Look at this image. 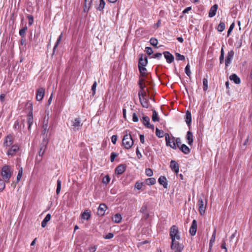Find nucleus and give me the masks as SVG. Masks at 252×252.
Returning <instances> with one entry per match:
<instances>
[{"label":"nucleus","mask_w":252,"mask_h":252,"mask_svg":"<svg viewBox=\"0 0 252 252\" xmlns=\"http://www.w3.org/2000/svg\"><path fill=\"white\" fill-rule=\"evenodd\" d=\"M123 145L126 149H130L133 145L134 142L130 134L126 133L124 135L122 140Z\"/></svg>","instance_id":"obj_2"},{"label":"nucleus","mask_w":252,"mask_h":252,"mask_svg":"<svg viewBox=\"0 0 252 252\" xmlns=\"http://www.w3.org/2000/svg\"><path fill=\"white\" fill-rule=\"evenodd\" d=\"M138 85L140 88V90H144L145 88V85L144 84V79L142 77H139Z\"/></svg>","instance_id":"obj_32"},{"label":"nucleus","mask_w":252,"mask_h":252,"mask_svg":"<svg viewBox=\"0 0 252 252\" xmlns=\"http://www.w3.org/2000/svg\"><path fill=\"white\" fill-rule=\"evenodd\" d=\"M156 134L158 138H162L164 136V132L163 130H159L158 128H156Z\"/></svg>","instance_id":"obj_37"},{"label":"nucleus","mask_w":252,"mask_h":252,"mask_svg":"<svg viewBox=\"0 0 252 252\" xmlns=\"http://www.w3.org/2000/svg\"><path fill=\"white\" fill-rule=\"evenodd\" d=\"M185 154H189L190 152V149L185 144L181 145L179 148Z\"/></svg>","instance_id":"obj_24"},{"label":"nucleus","mask_w":252,"mask_h":252,"mask_svg":"<svg viewBox=\"0 0 252 252\" xmlns=\"http://www.w3.org/2000/svg\"><path fill=\"white\" fill-rule=\"evenodd\" d=\"M122 216L120 214H116L112 218V220L116 223H120L122 220Z\"/></svg>","instance_id":"obj_29"},{"label":"nucleus","mask_w":252,"mask_h":252,"mask_svg":"<svg viewBox=\"0 0 252 252\" xmlns=\"http://www.w3.org/2000/svg\"><path fill=\"white\" fill-rule=\"evenodd\" d=\"M185 73L186 74L189 76V77H190V75H191V71L190 70V66H189V63H188L186 67H185Z\"/></svg>","instance_id":"obj_46"},{"label":"nucleus","mask_w":252,"mask_h":252,"mask_svg":"<svg viewBox=\"0 0 252 252\" xmlns=\"http://www.w3.org/2000/svg\"><path fill=\"white\" fill-rule=\"evenodd\" d=\"M197 221L196 220H193L189 230V232L191 236H194L195 235L197 230Z\"/></svg>","instance_id":"obj_14"},{"label":"nucleus","mask_w":252,"mask_h":252,"mask_svg":"<svg viewBox=\"0 0 252 252\" xmlns=\"http://www.w3.org/2000/svg\"><path fill=\"white\" fill-rule=\"evenodd\" d=\"M13 141L14 138L13 136L9 134L5 137L3 146L6 148L10 147L13 145Z\"/></svg>","instance_id":"obj_7"},{"label":"nucleus","mask_w":252,"mask_h":252,"mask_svg":"<svg viewBox=\"0 0 252 252\" xmlns=\"http://www.w3.org/2000/svg\"><path fill=\"white\" fill-rule=\"evenodd\" d=\"M138 69L142 77H145L146 75L147 71L145 66H138Z\"/></svg>","instance_id":"obj_35"},{"label":"nucleus","mask_w":252,"mask_h":252,"mask_svg":"<svg viewBox=\"0 0 252 252\" xmlns=\"http://www.w3.org/2000/svg\"><path fill=\"white\" fill-rule=\"evenodd\" d=\"M175 143L176 145H177V147L180 148L181 146V140L180 138H176L175 139Z\"/></svg>","instance_id":"obj_55"},{"label":"nucleus","mask_w":252,"mask_h":252,"mask_svg":"<svg viewBox=\"0 0 252 252\" xmlns=\"http://www.w3.org/2000/svg\"><path fill=\"white\" fill-rule=\"evenodd\" d=\"M163 54L166 60V62L168 63H171L174 61V57L169 52L165 51L163 53Z\"/></svg>","instance_id":"obj_16"},{"label":"nucleus","mask_w":252,"mask_h":252,"mask_svg":"<svg viewBox=\"0 0 252 252\" xmlns=\"http://www.w3.org/2000/svg\"><path fill=\"white\" fill-rule=\"evenodd\" d=\"M12 173L13 171L11 170L10 166L8 165L3 166L1 170L2 180L4 181L5 183H8Z\"/></svg>","instance_id":"obj_1"},{"label":"nucleus","mask_w":252,"mask_h":252,"mask_svg":"<svg viewBox=\"0 0 252 252\" xmlns=\"http://www.w3.org/2000/svg\"><path fill=\"white\" fill-rule=\"evenodd\" d=\"M229 79L236 84H239L241 82L240 78L236 74H231L229 76Z\"/></svg>","instance_id":"obj_23"},{"label":"nucleus","mask_w":252,"mask_h":252,"mask_svg":"<svg viewBox=\"0 0 252 252\" xmlns=\"http://www.w3.org/2000/svg\"><path fill=\"white\" fill-rule=\"evenodd\" d=\"M170 236L171 238L172 243L177 242L176 240H179L180 238L178 227L176 225H173L170 228Z\"/></svg>","instance_id":"obj_3"},{"label":"nucleus","mask_w":252,"mask_h":252,"mask_svg":"<svg viewBox=\"0 0 252 252\" xmlns=\"http://www.w3.org/2000/svg\"><path fill=\"white\" fill-rule=\"evenodd\" d=\"M46 149V145L44 144H42L40 145V150L38 152V155L40 157H42V156L44 155L45 151Z\"/></svg>","instance_id":"obj_31"},{"label":"nucleus","mask_w":252,"mask_h":252,"mask_svg":"<svg viewBox=\"0 0 252 252\" xmlns=\"http://www.w3.org/2000/svg\"><path fill=\"white\" fill-rule=\"evenodd\" d=\"M234 26H235V24L234 23H233L231 24L228 31H227V35L228 36L230 33H231V32H232V31L233 30L234 27Z\"/></svg>","instance_id":"obj_59"},{"label":"nucleus","mask_w":252,"mask_h":252,"mask_svg":"<svg viewBox=\"0 0 252 252\" xmlns=\"http://www.w3.org/2000/svg\"><path fill=\"white\" fill-rule=\"evenodd\" d=\"M97 86V83L96 81H94L93 86H92V91L93 92L92 95L94 96L95 94V90Z\"/></svg>","instance_id":"obj_53"},{"label":"nucleus","mask_w":252,"mask_h":252,"mask_svg":"<svg viewBox=\"0 0 252 252\" xmlns=\"http://www.w3.org/2000/svg\"><path fill=\"white\" fill-rule=\"evenodd\" d=\"M22 175H23V168H21L19 170L18 174L16 177L17 182H19L20 181V180L22 178Z\"/></svg>","instance_id":"obj_42"},{"label":"nucleus","mask_w":252,"mask_h":252,"mask_svg":"<svg viewBox=\"0 0 252 252\" xmlns=\"http://www.w3.org/2000/svg\"><path fill=\"white\" fill-rule=\"evenodd\" d=\"M110 179L108 176H106L103 179V183L104 184H107L110 182Z\"/></svg>","instance_id":"obj_60"},{"label":"nucleus","mask_w":252,"mask_h":252,"mask_svg":"<svg viewBox=\"0 0 252 252\" xmlns=\"http://www.w3.org/2000/svg\"><path fill=\"white\" fill-rule=\"evenodd\" d=\"M27 30V26H25L23 29H21L19 31L20 35L22 37H24L25 35V32Z\"/></svg>","instance_id":"obj_49"},{"label":"nucleus","mask_w":252,"mask_h":252,"mask_svg":"<svg viewBox=\"0 0 252 252\" xmlns=\"http://www.w3.org/2000/svg\"><path fill=\"white\" fill-rule=\"evenodd\" d=\"M158 183L162 185L164 188H167V182L166 178L164 176H160L158 180Z\"/></svg>","instance_id":"obj_22"},{"label":"nucleus","mask_w":252,"mask_h":252,"mask_svg":"<svg viewBox=\"0 0 252 252\" xmlns=\"http://www.w3.org/2000/svg\"><path fill=\"white\" fill-rule=\"evenodd\" d=\"M145 174L147 176L151 177L153 174V170L150 168H147L145 170Z\"/></svg>","instance_id":"obj_52"},{"label":"nucleus","mask_w":252,"mask_h":252,"mask_svg":"<svg viewBox=\"0 0 252 252\" xmlns=\"http://www.w3.org/2000/svg\"><path fill=\"white\" fill-rule=\"evenodd\" d=\"M126 170V166L123 164L119 165L115 169V173L118 175L123 174Z\"/></svg>","instance_id":"obj_19"},{"label":"nucleus","mask_w":252,"mask_h":252,"mask_svg":"<svg viewBox=\"0 0 252 252\" xmlns=\"http://www.w3.org/2000/svg\"><path fill=\"white\" fill-rule=\"evenodd\" d=\"M148 63V58L145 55H141L139 58L138 66H146Z\"/></svg>","instance_id":"obj_11"},{"label":"nucleus","mask_w":252,"mask_h":252,"mask_svg":"<svg viewBox=\"0 0 252 252\" xmlns=\"http://www.w3.org/2000/svg\"><path fill=\"white\" fill-rule=\"evenodd\" d=\"M207 206V199L204 201L202 198H199L198 201V211L201 215L204 214Z\"/></svg>","instance_id":"obj_5"},{"label":"nucleus","mask_w":252,"mask_h":252,"mask_svg":"<svg viewBox=\"0 0 252 252\" xmlns=\"http://www.w3.org/2000/svg\"><path fill=\"white\" fill-rule=\"evenodd\" d=\"M170 167L171 170L176 173L179 172V164L175 160H172L171 161Z\"/></svg>","instance_id":"obj_17"},{"label":"nucleus","mask_w":252,"mask_h":252,"mask_svg":"<svg viewBox=\"0 0 252 252\" xmlns=\"http://www.w3.org/2000/svg\"><path fill=\"white\" fill-rule=\"evenodd\" d=\"M138 118L136 113H134L132 114V121L134 122H137L138 121Z\"/></svg>","instance_id":"obj_61"},{"label":"nucleus","mask_w":252,"mask_h":252,"mask_svg":"<svg viewBox=\"0 0 252 252\" xmlns=\"http://www.w3.org/2000/svg\"><path fill=\"white\" fill-rule=\"evenodd\" d=\"M141 121L143 124L148 128L152 129H154V126L153 125H151L150 123V118L148 116H143Z\"/></svg>","instance_id":"obj_10"},{"label":"nucleus","mask_w":252,"mask_h":252,"mask_svg":"<svg viewBox=\"0 0 252 252\" xmlns=\"http://www.w3.org/2000/svg\"><path fill=\"white\" fill-rule=\"evenodd\" d=\"M223 46H222V47L221 48L220 51V63H221L223 62L224 59V50L223 48Z\"/></svg>","instance_id":"obj_50"},{"label":"nucleus","mask_w":252,"mask_h":252,"mask_svg":"<svg viewBox=\"0 0 252 252\" xmlns=\"http://www.w3.org/2000/svg\"><path fill=\"white\" fill-rule=\"evenodd\" d=\"M152 111H153L152 121L154 122H158L159 120V118L158 116V113L155 109H153Z\"/></svg>","instance_id":"obj_30"},{"label":"nucleus","mask_w":252,"mask_h":252,"mask_svg":"<svg viewBox=\"0 0 252 252\" xmlns=\"http://www.w3.org/2000/svg\"><path fill=\"white\" fill-rule=\"evenodd\" d=\"M225 29V24L223 22H220L218 27V30L220 32H222Z\"/></svg>","instance_id":"obj_41"},{"label":"nucleus","mask_w":252,"mask_h":252,"mask_svg":"<svg viewBox=\"0 0 252 252\" xmlns=\"http://www.w3.org/2000/svg\"><path fill=\"white\" fill-rule=\"evenodd\" d=\"M139 100L141 105L144 107L148 108L149 107V101L146 98H139Z\"/></svg>","instance_id":"obj_26"},{"label":"nucleus","mask_w":252,"mask_h":252,"mask_svg":"<svg viewBox=\"0 0 252 252\" xmlns=\"http://www.w3.org/2000/svg\"><path fill=\"white\" fill-rule=\"evenodd\" d=\"M107 208V207L105 204H100L98 208L97 215L100 216H103L104 215Z\"/></svg>","instance_id":"obj_15"},{"label":"nucleus","mask_w":252,"mask_h":252,"mask_svg":"<svg viewBox=\"0 0 252 252\" xmlns=\"http://www.w3.org/2000/svg\"><path fill=\"white\" fill-rule=\"evenodd\" d=\"M117 140V136L116 135H113L111 137V141L114 144H115L116 143V141Z\"/></svg>","instance_id":"obj_62"},{"label":"nucleus","mask_w":252,"mask_h":252,"mask_svg":"<svg viewBox=\"0 0 252 252\" xmlns=\"http://www.w3.org/2000/svg\"><path fill=\"white\" fill-rule=\"evenodd\" d=\"M146 182L148 185H153L156 183V180L154 178H150L146 180Z\"/></svg>","instance_id":"obj_40"},{"label":"nucleus","mask_w":252,"mask_h":252,"mask_svg":"<svg viewBox=\"0 0 252 252\" xmlns=\"http://www.w3.org/2000/svg\"><path fill=\"white\" fill-rule=\"evenodd\" d=\"M51 219V215L50 214H47L44 220H42L41 222V226L42 227H45L47 224V222L50 220Z\"/></svg>","instance_id":"obj_27"},{"label":"nucleus","mask_w":252,"mask_h":252,"mask_svg":"<svg viewBox=\"0 0 252 252\" xmlns=\"http://www.w3.org/2000/svg\"><path fill=\"white\" fill-rule=\"evenodd\" d=\"M144 184L142 182H137L135 184V188L138 190L142 189Z\"/></svg>","instance_id":"obj_48"},{"label":"nucleus","mask_w":252,"mask_h":252,"mask_svg":"<svg viewBox=\"0 0 252 252\" xmlns=\"http://www.w3.org/2000/svg\"><path fill=\"white\" fill-rule=\"evenodd\" d=\"M216 229H215L213 232V233L212 235V237H211V238L210 240V242H209V251L210 252L211 249H212V247L213 245V244L215 241V239H216Z\"/></svg>","instance_id":"obj_25"},{"label":"nucleus","mask_w":252,"mask_h":252,"mask_svg":"<svg viewBox=\"0 0 252 252\" xmlns=\"http://www.w3.org/2000/svg\"><path fill=\"white\" fill-rule=\"evenodd\" d=\"M28 18L29 19V25L30 26L32 25L33 24V17L31 15H28Z\"/></svg>","instance_id":"obj_56"},{"label":"nucleus","mask_w":252,"mask_h":252,"mask_svg":"<svg viewBox=\"0 0 252 252\" xmlns=\"http://www.w3.org/2000/svg\"><path fill=\"white\" fill-rule=\"evenodd\" d=\"M150 43L154 46H157L158 44V40L157 38L152 37L150 40Z\"/></svg>","instance_id":"obj_43"},{"label":"nucleus","mask_w":252,"mask_h":252,"mask_svg":"<svg viewBox=\"0 0 252 252\" xmlns=\"http://www.w3.org/2000/svg\"><path fill=\"white\" fill-rule=\"evenodd\" d=\"M203 89L205 91L208 89V80L207 78L203 79Z\"/></svg>","instance_id":"obj_47"},{"label":"nucleus","mask_w":252,"mask_h":252,"mask_svg":"<svg viewBox=\"0 0 252 252\" xmlns=\"http://www.w3.org/2000/svg\"><path fill=\"white\" fill-rule=\"evenodd\" d=\"M136 155L137 156V158L140 159L142 158V154H141V153L140 152L139 150V148L138 147H137L136 148Z\"/></svg>","instance_id":"obj_63"},{"label":"nucleus","mask_w":252,"mask_h":252,"mask_svg":"<svg viewBox=\"0 0 252 252\" xmlns=\"http://www.w3.org/2000/svg\"><path fill=\"white\" fill-rule=\"evenodd\" d=\"M61 185H62V181L60 179H58L57 180V189H56V193L57 194H59L61 191Z\"/></svg>","instance_id":"obj_39"},{"label":"nucleus","mask_w":252,"mask_h":252,"mask_svg":"<svg viewBox=\"0 0 252 252\" xmlns=\"http://www.w3.org/2000/svg\"><path fill=\"white\" fill-rule=\"evenodd\" d=\"M19 150V146L17 144L12 145L8 149L6 154L9 156L13 157L16 155V153Z\"/></svg>","instance_id":"obj_8"},{"label":"nucleus","mask_w":252,"mask_h":252,"mask_svg":"<svg viewBox=\"0 0 252 252\" xmlns=\"http://www.w3.org/2000/svg\"><path fill=\"white\" fill-rule=\"evenodd\" d=\"M47 127V125H43V126L42 134H43L44 136H45V137H44V139H45V138L47 137L48 132Z\"/></svg>","instance_id":"obj_45"},{"label":"nucleus","mask_w":252,"mask_h":252,"mask_svg":"<svg viewBox=\"0 0 252 252\" xmlns=\"http://www.w3.org/2000/svg\"><path fill=\"white\" fill-rule=\"evenodd\" d=\"M33 116H32V112L31 111L27 117V122L28 124V129H30L31 126L33 123Z\"/></svg>","instance_id":"obj_21"},{"label":"nucleus","mask_w":252,"mask_h":252,"mask_svg":"<svg viewBox=\"0 0 252 252\" xmlns=\"http://www.w3.org/2000/svg\"><path fill=\"white\" fill-rule=\"evenodd\" d=\"M186 122L188 126H189L191 122V113L189 111L186 114Z\"/></svg>","instance_id":"obj_28"},{"label":"nucleus","mask_w":252,"mask_h":252,"mask_svg":"<svg viewBox=\"0 0 252 252\" xmlns=\"http://www.w3.org/2000/svg\"><path fill=\"white\" fill-rule=\"evenodd\" d=\"M80 118H76L74 120L71 121V129L76 131L80 129L82 126Z\"/></svg>","instance_id":"obj_6"},{"label":"nucleus","mask_w":252,"mask_h":252,"mask_svg":"<svg viewBox=\"0 0 252 252\" xmlns=\"http://www.w3.org/2000/svg\"><path fill=\"white\" fill-rule=\"evenodd\" d=\"M105 5V2L104 0H99V4L97 7V9L99 11H101L104 8Z\"/></svg>","instance_id":"obj_38"},{"label":"nucleus","mask_w":252,"mask_h":252,"mask_svg":"<svg viewBox=\"0 0 252 252\" xmlns=\"http://www.w3.org/2000/svg\"><path fill=\"white\" fill-rule=\"evenodd\" d=\"M234 55V53L233 50H231L228 52L227 57L225 61V64L226 67H227L230 64L231 61L233 58Z\"/></svg>","instance_id":"obj_13"},{"label":"nucleus","mask_w":252,"mask_h":252,"mask_svg":"<svg viewBox=\"0 0 252 252\" xmlns=\"http://www.w3.org/2000/svg\"><path fill=\"white\" fill-rule=\"evenodd\" d=\"M193 136L192 133L189 131L187 132V135H186V138L188 141V144L189 145H191L193 142Z\"/></svg>","instance_id":"obj_18"},{"label":"nucleus","mask_w":252,"mask_h":252,"mask_svg":"<svg viewBox=\"0 0 252 252\" xmlns=\"http://www.w3.org/2000/svg\"><path fill=\"white\" fill-rule=\"evenodd\" d=\"M92 4V2L89 1H85L84 2V11L85 12H88Z\"/></svg>","instance_id":"obj_33"},{"label":"nucleus","mask_w":252,"mask_h":252,"mask_svg":"<svg viewBox=\"0 0 252 252\" xmlns=\"http://www.w3.org/2000/svg\"><path fill=\"white\" fill-rule=\"evenodd\" d=\"M176 59L177 61H184L185 59V57L184 56L178 53H176L175 54Z\"/></svg>","instance_id":"obj_44"},{"label":"nucleus","mask_w":252,"mask_h":252,"mask_svg":"<svg viewBox=\"0 0 252 252\" xmlns=\"http://www.w3.org/2000/svg\"><path fill=\"white\" fill-rule=\"evenodd\" d=\"M45 94V89L43 88H39L36 92V99L37 101L41 100Z\"/></svg>","instance_id":"obj_12"},{"label":"nucleus","mask_w":252,"mask_h":252,"mask_svg":"<svg viewBox=\"0 0 252 252\" xmlns=\"http://www.w3.org/2000/svg\"><path fill=\"white\" fill-rule=\"evenodd\" d=\"M138 95L139 97V98H146L147 96V94L146 92L144 90H140V91L138 92Z\"/></svg>","instance_id":"obj_36"},{"label":"nucleus","mask_w":252,"mask_h":252,"mask_svg":"<svg viewBox=\"0 0 252 252\" xmlns=\"http://www.w3.org/2000/svg\"><path fill=\"white\" fill-rule=\"evenodd\" d=\"M5 182L2 180H0V192L2 191L5 187Z\"/></svg>","instance_id":"obj_54"},{"label":"nucleus","mask_w":252,"mask_h":252,"mask_svg":"<svg viewBox=\"0 0 252 252\" xmlns=\"http://www.w3.org/2000/svg\"><path fill=\"white\" fill-rule=\"evenodd\" d=\"M165 139L166 141V145L167 146H170L173 149H176L177 146L175 143V138L172 136L171 137L168 133L165 134Z\"/></svg>","instance_id":"obj_4"},{"label":"nucleus","mask_w":252,"mask_h":252,"mask_svg":"<svg viewBox=\"0 0 252 252\" xmlns=\"http://www.w3.org/2000/svg\"><path fill=\"white\" fill-rule=\"evenodd\" d=\"M171 248L174 252H182L184 249V246L179 242H176L171 244Z\"/></svg>","instance_id":"obj_9"},{"label":"nucleus","mask_w":252,"mask_h":252,"mask_svg":"<svg viewBox=\"0 0 252 252\" xmlns=\"http://www.w3.org/2000/svg\"><path fill=\"white\" fill-rule=\"evenodd\" d=\"M218 7V6L217 4H214L211 7L209 12V16L210 17H213L216 15Z\"/></svg>","instance_id":"obj_20"},{"label":"nucleus","mask_w":252,"mask_h":252,"mask_svg":"<svg viewBox=\"0 0 252 252\" xmlns=\"http://www.w3.org/2000/svg\"><path fill=\"white\" fill-rule=\"evenodd\" d=\"M62 34H61L58 37V39H57V41L54 46V49H53V52H55V49L57 47V46H58V44L60 43V42H61V40H62Z\"/></svg>","instance_id":"obj_51"},{"label":"nucleus","mask_w":252,"mask_h":252,"mask_svg":"<svg viewBox=\"0 0 252 252\" xmlns=\"http://www.w3.org/2000/svg\"><path fill=\"white\" fill-rule=\"evenodd\" d=\"M114 237V234L112 233H109L106 235L104 238L106 239H110Z\"/></svg>","instance_id":"obj_64"},{"label":"nucleus","mask_w":252,"mask_h":252,"mask_svg":"<svg viewBox=\"0 0 252 252\" xmlns=\"http://www.w3.org/2000/svg\"><path fill=\"white\" fill-rule=\"evenodd\" d=\"M145 50H146V53H147V54L149 55H152L153 54V53L152 48L150 47H147L145 48Z\"/></svg>","instance_id":"obj_58"},{"label":"nucleus","mask_w":252,"mask_h":252,"mask_svg":"<svg viewBox=\"0 0 252 252\" xmlns=\"http://www.w3.org/2000/svg\"><path fill=\"white\" fill-rule=\"evenodd\" d=\"M90 217L91 214L89 212L87 211H84L81 215L82 219L86 220H88L90 219Z\"/></svg>","instance_id":"obj_34"},{"label":"nucleus","mask_w":252,"mask_h":252,"mask_svg":"<svg viewBox=\"0 0 252 252\" xmlns=\"http://www.w3.org/2000/svg\"><path fill=\"white\" fill-rule=\"evenodd\" d=\"M118 156V155L114 153V152H112L111 154V156H110V160L111 162H113L115 160V158Z\"/></svg>","instance_id":"obj_57"}]
</instances>
